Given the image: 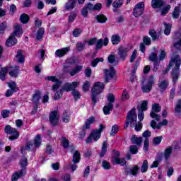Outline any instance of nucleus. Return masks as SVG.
I'll return each mask as SVG.
<instances>
[{
    "instance_id": "nucleus-1",
    "label": "nucleus",
    "mask_w": 181,
    "mask_h": 181,
    "mask_svg": "<svg viewBox=\"0 0 181 181\" xmlns=\"http://www.w3.org/2000/svg\"><path fill=\"white\" fill-rule=\"evenodd\" d=\"M135 107H133L128 113L126 118V122L124 124V129H127L128 127H130L132 128H135V131L136 132H139L142 129V123L141 122H138L136 123V119L138 118V116L136 115Z\"/></svg>"
},
{
    "instance_id": "nucleus-2",
    "label": "nucleus",
    "mask_w": 181,
    "mask_h": 181,
    "mask_svg": "<svg viewBox=\"0 0 181 181\" xmlns=\"http://www.w3.org/2000/svg\"><path fill=\"white\" fill-rule=\"evenodd\" d=\"M173 66H175V67L173 69L171 78L173 84H176L179 80V76H180V71L179 70L180 68V56L173 55L171 57V60L170 62V67H173Z\"/></svg>"
},
{
    "instance_id": "nucleus-3",
    "label": "nucleus",
    "mask_w": 181,
    "mask_h": 181,
    "mask_svg": "<svg viewBox=\"0 0 181 181\" xmlns=\"http://www.w3.org/2000/svg\"><path fill=\"white\" fill-rule=\"evenodd\" d=\"M25 149H21V153L23 156L20 159V165L22 169L14 173L11 177L12 181H18L20 177H23L26 175V166H28V158L25 156Z\"/></svg>"
},
{
    "instance_id": "nucleus-4",
    "label": "nucleus",
    "mask_w": 181,
    "mask_h": 181,
    "mask_svg": "<svg viewBox=\"0 0 181 181\" xmlns=\"http://www.w3.org/2000/svg\"><path fill=\"white\" fill-rule=\"evenodd\" d=\"M105 87V85L102 82H95L94 83V86L91 90V101L93 104V106L97 104V102L98 101V95L104 91V88Z\"/></svg>"
},
{
    "instance_id": "nucleus-5",
    "label": "nucleus",
    "mask_w": 181,
    "mask_h": 181,
    "mask_svg": "<svg viewBox=\"0 0 181 181\" xmlns=\"http://www.w3.org/2000/svg\"><path fill=\"white\" fill-rule=\"evenodd\" d=\"M105 129V126L104 124H100L99 128L93 130L89 136L86 139V144H91L93 140L97 142L100 138H101V132L103 130Z\"/></svg>"
},
{
    "instance_id": "nucleus-6",
    "label": "nucleus",
    "mask_w": 181,
    "mask_h": 181,
    "mask_svg": "<svg viewBox=\"0 0 181 181\" xmlns=\"http://www.w3.org/2000/svg\"><path fill=\"white\" fill-rule=\"evenodd\" d=\"M4 132L6 134L9 141H15L19 138V131H18L16 128H13L9 124H7L4 127Z\"/></svg>"
},
{
    "instance_id": "nucleus-7",
    "label": "nucleus",
    "mask_w": 181,
    "mask_h": 181,
    "mask_svg": "<svg viewBox=\"0 0 181 181\" xmlns=\"http://www.w3.org/2000/svg\"><path fill=\"white\" fill-rule=\"evenodd\" d=\"M108 103L107 105L103 107V112L105 115H109L110 111H112L114 108V103H115V97L113 94L110 93L107 95Z\"/></svg>"
},
{
    "instance_id": "nucleus-8",
    "label": "nucleus",
    "mask_w": 181,
    "mask_h": 181,
    "mask_svg": "<svg viewBox=\"0 0 181 181\" xmlns=\"http://www.w3.org/2000/svg\"><path fill=\"white\" fill-rule=\"evenodd\" d=\"M81 159V155L80 154V151H76L72 156V160L70 164L69 168H71V170L74 172L76 169H77V163H80V160Z\"/></svg>"
},
{
    "instance_id": "nucleus-9",
    "label": "nucleus",
    "mask_w": 181,
    "mask_h": 181,
    "mask_svg": "<svg viewBox=\"0 0 181 181\" xmlns=\"http://www.w3.org/2000/svg\"><path fill=\"white\" fill-rule=\"evenodd\" d=\"M42 144V140L40 139V135L37 134L35 136L34 141H30L28 143L25 149L35 151L36 148H39Z\"/></svg>"
},
{
    "instance_id": "nucleus-10",
    "label": "nucleus",
    "mask_w": 181,
    "mask_h": 181,
    "mask_svg": "<svg viewBox=\"0 0 181 181\" xmlns=\"http://www.w3.org/2000/svg\"><path fill=\"white\" fill-rule=\"evenodd\" d=\"M144 11H145V4L144 2H139L137 4L134 8L133 9V15L136 18L141 16L142 13H144Z\"/></svg>"
},
{
    "instance_id": "nucleus-11",
    "label": "nucleus",
    "mask_w": 181,
    "mask_h": 181,
    "mask_svg": "<svg viewBox=\"0 0 181 181\" xmlns=\"http://www.w3.org/2000/svg\"><path fill=\"white\" fill-rule=\"evenodd\" d=\"M153 83H155V76H150L147 81L146 85H143L141 86V90L144 93H149L152 90V86H153Z\"/></svg>"
},
{
    "instance_id": "nucleus-12",
    "label": "nucleus",
    "mask_w": 181,
    "mask_h": 181,
    "mask_svg": "<svg viewBox=\"0 0 181 181\" xmlns=\"http://www.w3.org/2000/svg\"><path fill=\"white\" fill-rule=\"evenodd\" d=\"M46 80H48V81H52V83H55L54 86H52L53 91H56V90H58V88H60L62 86V81L57 78L56 76H47L46 78Z\"/></svg>"
},
{
    "instance_id": "nucleus-13",
    "label": "nucleus",
    "mask_w": 181,
    "mask_h": 181,
    "mask_svg": "<svg viewBox=\"0 0 181 181\" xmlns=\"http://www.w3.org/2000/svg\"><path fill=\"white\" fill-rule=\"evenodd\" d=\"M59 117L57 111H52L49 113V122L52 127H56L59 124Z\"/></svg>"
},
{
    "instance_id": "nucleus-14",
    "label": "nucleus",
    "mask_w": 181,
    "mask_h": 181,
    "mask_svg": "<svg viewBox=\"0 0 181 181\" xmlns=\"http://www.w3.org/2000/svg\"><path fill=\"white\" fill-rule=\"evenodd\" d=\"M105 74V83H108L110 81V78H112L114 76H115V70L114 67H111L110 69H104Z\"/></svg>"
},
{
    "instance_id": "nucleus-15",
    "label": "nucleus",
    "mask_w": 181,
    "mask_h": 181,
    "mask_svg": "<svg viewBox=\"0 0 181 181\" xmlns=\"http://www.w3.org/2000/svg\"><path fill=\"white\" fill-rule=\"evenodd\" d=\"M129 52V49L127 47L122 46L118 49V55L119 59L122 61L127 59V56H128V52Z\"/></svg>"
},
{
    "instance_id": "nucleus-16",
    "label": "nucleus",
    "mask_w": 181,
    "mask_h": 181,
    "mask_svg": "<svg viewBox=\"0 0 181 181\" xmlns=\"http://www.w3.org/2000/svg\"><path fill=\"white\" fill-rule=\"evenodd\" d=\"M80 86V82H72L71 83H65L62 87V91H71L77 88Z\"/></svg>"
},
{
    "instance_id": "nucleus-17",
    "label": "nucleus",
    "mask_w": 181,
    "mask_h": 181,
    "mask_svg": "<svg viewBox=\"0 0 181 181\" xmlns=\"http://www.w3.org/2000/svg\"><path fill=\"white\" fill-rule=\"evenodd\" d=\"M139 170V167L136 165L133 167H131L130 168H126L124 173L127 176H128V175H132V176H136V175H138Z\"/></svg>"
},
{
    "instance_id": "nucleus-18",
    "label": "nucleus",
    "mask_w": 181,
    "mask_h": 181,
    "mask_svg": "<svg viewBox=\"0 0 181 181\" xmlns=\"http://www.w3.org/2000/svg\"><path fill=\"white\" fill-rule=\"evenodd\" d=\"M70 52V47H64L62 49H59L55 52V56L57 57L62 58Z\"/></svg>"
},
{
    "instance_id": "nucleus-19",
    "label": "nucleus",
    "mask_w": 181,
    "mask_h": 181,
    "mask_svg": "<svg viewBox=\"0 0 181 181\" xmlns=\"http://www.w3.org/2000/svg\"><path fill=\"white\" fill-rule=\"evenodd\" d=\"M165 6V1L163 0H152L151 7L153 9H161Z\"/></svg>"
},
{
    "instance_id": "nucleus-20",
    "label": "nucleus",
    "mask_w": 181,
    "mask_h": 181,
    "mask_svg": "<svg viewBox=\"0 0 181 181\" xmlns=\"http://www.w3.org/2000/svg\"><path fill=\"white\" fill-rule=\"evenodd\" d=\"M108 45V37H105L104 40L99 39L96 42L95 49L100 50L102 49L103 46H107Z\"/></svg>"
},
{
    "instance_id": "nucleus-21",
    "label": "nucleus",
    "mask_w": 181,
    "mask_h": 181,
    "mask_svg": "<svg viewBox=\"0 0 181 181\" xmlns=\"http://www.w3.org/2000/svg\"><path fill=\"white\" fill-rule=\"evenodd\" d=\"M16 43H18V40H16L14 35H11L6 41V46H7L8 47H11L12 46H15Z\"/></svg>"
},
{
    "instance_id": "nucleus-22",
    "label": "nucleus",
    "mask_w": 181,
    "mask_h": 181,
    "mask_svg": "<svg viewBox=\"0 0 181 181\" xmlns=\"http://www.w3.org/2000/svg\"><path fill=\"white\" fill-rule=\"evenodd\" d=\"M158 88H160V90L161 93H163V91H166V89L168 87H169V81L168 80H163L158 81Z\"/></svg>"
},
{
    "instance_id": "nucleus-23",
    "label": "nucleus",
    "mask_w": 181,
    "mask_h": 181,
    "mask_svg": "<svg viewBox=\"0 0 181 181\" xmlns=\"http://www.w3.org/2000/svg\"><path fill=\"white\" fill-rule=\"evenodd\" d=\"M174 47L176 49V53H180V47H181V38H179V34L175 35L174 38Z\"/></svg>"
},
{
    "instance_id": "nucleus-24",
    "label": "nucleus",
    "mask_w": 181,
    "mask_h": 181,
    "mask_svg": "<svg viewBox=\"0 0 181 181\" xmlns=\"http://www.w3.org/2000/svg\"><path fill=\"white\" fill-rule=\"evenodd\" d=\"M76 4H77V0H68L64 8L66 11H71L76 8Z\"/></svg>"
},
{
    "instance_id": "nucleus-25",
    "label": "nucleus",
    "mask_w": 181,
    "mask_h": 181,
    "mask_svg": "<svg viewBox=\"0 0 181 181\" xmlns=\"http://www.w3.org/2000/svg\"><path fill=\"white\" fill-rule=\"evenodd\" d=\"M20 70H21V68L19 67V66L11 67L8 74L9 76H11V77L16 78L19 74Z\"/></svg>"
},
{
    "instance_id": "nucleus-26",
    "label": "nucleus",
    "mask_w": 181,
    "mask_h": 181,
    "mask_svg": "<svg viewBox=\"0 0 181 181\" xmlns=\"http://www.w3.org/2000/svg\"><path fill=\"white\" fill-rule=\"evenodd\" d=\"M143 141L144 139H142V137H138L135 134L132 136L131 142L134 145H137V146H141V145H142Z\"/></svg>"
},
{
    "instance_id": "nucleus-27",
    "label": "nucleus",
    "mask_w": 181,
    "mask_h": 181,
    "mask_svg": "<svg viewBox=\"0 0 181 181\" xmlns=\"http://www.w3.org/2000/svg\"><path fill=\"white\" fill-rule=\"evenodd\" d=\"M23 33V31L22 30V27L19 25L18 24H16L14 25V32L12 35L15 36H17V37H21Z\"/></svg>"
},
{
    "instance_id": "nucleus-28",
    "label": "nucleus",
    "mask_w": 181,
    "mask_h": 181,
    "mask_svg": "<svg viewBox=\"0 0 181 181\" xmlns=\"http://www.w3.org/2000/svg\"><path fill=\"white\" fill-rule=\"evenodd\" d=\"M41 98H42V93H40V91H36L33 95V104H35V105H37Z\"/></svg>"
},
{
    "instance_id": "nucleus-29",
    "label": "nucleus",
    "mask_w": 181,
    "mask_h": 181,
    "mask_svg": "<svg viewBox=\"0 0 181 181\" xmlns=\"http://www.w3.org/2000/svg\"><path fill=\"white\" fill-rule=\"evenodd\" d=\"M94 122H95V117L91 116L86 120L85 125L83 127L84 128H86V129H90L91 124H94Z\"/></svg>"
},
{
    "instance_id": "nucleus-30",
    "label": "nucleus",
    "mask_w": 181,
    "mask_h": 181,
    "mask_svg": "<svg viewBox=\"0 0 181 181\" xmlns=\"http://www.w3.org/2000/svg\"><path fill=\"white\" fill-rule=\"evenodd\" d=\"M173 151V147H172V146H170L165 148L163 153V156L165 160H169V158H170V155H172Z\"/></svg>"
},
{
    "instance_id": "nucleus-31",
    "label": "nucleus",
    "mask_w": 181,
    "mask_h": 181,
    "mask_svg": "<svg viewBox=\"0 0 181 181\" xmlns=\"http://www.w3.org/2000/svg\"><path fill=\"white\" fill-rule=\"evenodd\" d=\"M16 59L18 63H24L25 62V56L22 52V50L18 49L17 51V54L16 55Z\"/></svg>"
},
{
    "instance_id": "nucleus-32",
    "label": "nucleus",
    "mask_w": 181,
    "mask_h": 181,
    "mask_svg": "<svg viewBox=\"0 0 181 181\" xmlns=\"http://www.w3.org/2000/svg\"><path fill=\"white\" fill-rule=\"evenodd\" d=\"M43 35H45V28H40L39 30L37 31V34L35 36L37 40H42V39H43Z\"/></svg>"
},
{
    "instance_id": "nucleus-33",
    "label": "nucleus",
    "mask_w": 181,
    "mask_h": 181,
    "mask_svg": "<svg viewBox=\"0 0 181 181\" xmlns=\"http://www.w3.org/2000/svg\"><path fill=\"white\" fill-rule=\"evenodd\" d=\"M81 70H83V66H78L76 68L73 69L71 71H69V73L70 76L73 77L74 76H76L77 73H80Z\"/></svg>"
},
{
    "instance_id": "nucleus-34",
    "label": "nucleus",
    "mask_w": 181,
    "mask_h": 181,
    "mask_svg": "<svg viewBox=\"0 0 181 181\" xmlns=\"http://www.w3.org/2000/svg\"><path fill=\"white\" fill-rule=\"evenodd\" d=\"M95 19L99 23H105L107 21V17L104 16V14H99L96 16Z\"/></svg>"
},
{
    "instance_id": "nucleus-35",
    "label": "nucleus",
    "mask_w": 181,
    "mask_h": 181,
    "mask_svg": "<svg viewBox=\"0 0 181 181\" xmlns=\"http://www.w3.org/2000/svg\"><path fill=\"white\" fill-rule=\"evenodd\" d=\"M107 141H104L102 145V150L101 152L100 153V158H104V156H105V153H107Z\"/></svg>"
},
{
    "instance_id": "nucleus-36",
    "label": "nucleus",
    "mask_w": 181,
    "mask_h": 181,
    "mask_svg": "<svg viewBox=\"0 0 181 181\" xmlns=\"http://www.w3.org/2000/svg\"><path fill=\"white\" fill-rule=\"evenodd\" d=\"M6 74H8V69L1 68L0 71V80L5 81V79L6 78Z\"/></svg>"
},
{
    "instance_id": "nucleus-37",
    "label": "nucleus",
    "mask_w": 181,
    "mask_h": 181,
    "mask_svg": "<svg viewBox=\"0 0 181 181\" xmlns=\"http://www.w3.org/2000/svg\"><path fill=\"white\" fill-rule=\"evenodd\" d=\"M62 121L67 124L70 121V114L68 110H64L62 115Z\"/></svg>"
},
{
    "instance_id": "nucleus-38",
    "label": "nucleus",
    "mask_w": 181,
    "mask_h": 181,
    "mask_svg": "<svg viewBox=\"0 0 181 181\" xmlns=\"http://www.w3.org/2000/svg\"><path fill=\"white\" fill-rule=\"evenodd\" d=\"M114 161L117 165H121V166H125V165H127V160L122 158H114Z\"/></svg>"
},
{
    "instance_id": "nucleus-39",
    "label": "nucleus",
    "mask_w": 181,
    "mask_h": 181,
    "mask_svg": "<svg viewBox=\"0 0 181 181\" xmlns=\"http://www.w3.org/2000/svg\"><path fill=\"white\" fill-rule=\"evenodd\" d=\"M163 25L165 26L164 33L169 36L170 35V31L172 30V25L168 24L166 23H163Z\"/></svg>"
},
{
    "instance_id": "nucleus-40",
    "label": "nucleus",
    "mask_w": 181,
    "mask_h": 181,
    "mask_svg": "<svg viewBox=\"0 0 181 181\" xmlns=\"http://www.w3.org/2000/svg\"><path fill=\"white\" fill-rule=\"evenodd\" d=\"M149 168V165L148 164V160H144L143 161V164L141 165V173H145L146 172H148V168Z\"/></svg>"
},
{
    "instance_id": "nucleus-41",
    "label": "nucleus",
    "mask_w": 181,
    "mask_h": 181,
    "mask_svg": "<svg viewBox=\"0 0 181 181\" xmlns=\"http://www.w3.org/2000/svg\"><path fill=\"white\" fill-rule=\"evenodd\" d=\"M29 16H28L26 13H23L20 16L21 23H28V22H29Z\"/></svg>"
},
{
    "instance_id": "nucleus-42",
    "label": "nucleus",
    "mask_w": 181,
    "mask_h": 181,
    "mask_svg": "<svg viewBox=\"0 0 181 181\" xmlns=\"http://www.w3.org/2000/svg\"><path fill=\"white\" fill-rule=\"evenodd\" d=\"M160 110H161L160 105H159V104L158 103H156L152 105V109L151 112H154V113L160 112Z\"/></svg>"
},
{
    "instance_id": "nucleus-43",
    "label": "nucleus",
    "mask_w": 181,
    "mask_h": 181,
    "mask_svg": "<svg viewBox=\"0 0 181 181\" xmlns=\"http://www.w3.org/2000/svg\"><path fill=\"white\" fill-rule=\"evenodd\" d=\"M112 45H118L119 42H121V37L115 35L112 36L111 39Z\"/></svg>"
},
{
    "instance_id": "nucleus-44",
    "label": "nucleus",
    "mask_w": 181,
    "mask_h": 181,
    "mask_svg": "<svg viewBox=\"0 0 181 181\" xmlns=\"http://www.w3.org/2000/svg\"><path fill=\"white\" fill-rule=\"evenodd\" d=\"M179 15H180V7L176 6L173 13V18L174 19H177V18H179Z\"/></svg>"
},
{
    "instance_id": "nucleus-45",
    "label": "nucleus",
    "mask_w": 181,
    "mask_h": 181,
    "mask_svg": "<svg viewBox=\"0 0 181 181\" xmlns=\"http://www.w3.org/2000/svg\"><path fill=\"white\" fill-rule=\"evenodd\" d=\"M118 131H119V127H118V125L117 124L113 125L112 127V129L110 132L111 136H114L117 135V134L118 133Z\"/></svg>"
},
{
    "instance_id": "nucleus-46",
    "label": "nucleus",
    "mask_w": 181,
    "mask_h": 181,
    "mask_svg": "<svg viewBox=\"0 0 181 181\" xmlns=\"http://www.w3.org/2000/svg\"><path fill=\"white\" fill-rule=\"evenodd\" d=\"M112 5L114 8L113 11L115 12L116 9H118V8H121V6H122V2H121L119 0L115 1Z\"/></svg>"
},
{
    "instance_id": "nucleus-47",
    "label": "nucleus",
    "mask_w": 181,
    "mask_h": 181,
    "mask_svg": "<svg viewBox=\"0 0 181 181\" xmlns=\"http://www.w3.org/2000/svg\"><path fill=\"white\" fill-rule=\"evenodd\" d=\"M102 168H103V169H105V170H108L111 169V164L110 163V162L104 160L103 161H102Z\"/></svg>"
},
{
    "instance_id": "nucleus-48",
    "label": "nucleus",
    "mask_w": 181,
    "mask_h": 181,
    "mask_svg": "<svg viewBox=\"0 0 181 181\" xmlns=\"http://www.w3.org/2000/svg\"><path fill=\"white\" fill-rule=\"evenodd\" d=\"M83 33V30L81 28H76L73 30L72 35L74 37H78Z\"/></svg>"
},
{
    "instance_id": "nucleus-49",
    "label": "nucleus",
    "mask_w": 181,
    "mask_h": 181,
    "mask_svg": "<svg viewBox=\"0 0 181 181\" xmlns=\"http://www.w3.org/2000/svg\"><path fill=\"white\" fill-rule=\"evenodd\" d=\"M104 62V58H96L91 62L92 67H96L98 63Z\"/></svg>"
},
{
    "instance_id": "nucleus-50",
    "label": "nucleus",
    "mask_w": 181,
    "mask_h": 181,
    "mask_svg": "<svg viewBox=\"0 0 181 181\" xmlns=\"http://www.w3.org/2000/svg\"><path fill=\"white\" fill-rule=\"evenodd\" d=\"M6 28H8V23L6 21H4L0 24V33H4L5 30H6Z\"/></svg>"
},
{
    "instance_id": "nucleus-51",
    "label": "nucleus",
    "mask_w": 181,
    "mask_h": 181,
    "mask_svg": "<svg viewBox=\"0 0 181 181\" xmlns=\"http://www.w3.org/2000/svg\"><path fill=\"white\" fill-rule=\"evenodd\" d=\"M149 35L152 37V40L155 41L158 39V34H156V31L153 29L149 30Z\"/></svg>"
},
{
    "instance_id": "nucleus-52",
    "label": "nucleus",
    "mask_w": 181,
    "mask_h": 181,
    "mask_svg": "<svg viewBox=\"0 0 181 181\" xmlns=\"http://www.w3.org/2000/svg\"><path fill=\"white\" fill-rule=\"evenodd\" d=\"M138 110H141L143 112L146 111L148 110V101L144 100L141 103V107H139Z\"/></svg>"
},
{
    "instance_id": "nucleus-53",
    "label": "nucleus",
    "mask_w": 181,
    "mask_h": 181,
    "mask_svg": "<svg viewBox=\"0 0 181 181\" xmlns=\"http://www.w3.org/2000/svg\"><path fill=\"white\" fill-rule=\"evenodd\" d=\"M63 97V90H57L54 95V100H60Z\"/></svg>"
},
{
    "instance_id": "nucleus-54",
    "label": "nucleus",
    "mask_w": 181,
    "mask_h": 181,
    "mask_svg": "<svg viewBox=\"0 0 181 181\" xmlns=\"http://www.w3.org/2000/svg\"><path fill=\"white\" fill-rule=\"evenodd\" d=\"M162 139H163V137L162 136L155 137L153 139V144L159 145L162 142Z\"/></svg>"
},
{
    "instance_id": "nucleus-55",
    "label": "nucleus",
    "mask_w": 181,
    "mask_h": 181,
    "mask_svg": "<svg viewBox=\"0 0 181 181\" xmlns=\"http://www.w3.org/2000/svg\"><path fill=\"white\" fill-rule=\"evenodd\" d=\"M149 60L153 62H158V54L156 52H152L149 56Z\"/></svg>"
},
{
    "instance_id": "nucleus-56",
    "label": "nucleus",
    "mask_w": 181,
    "mask_h": 181,
    "mask_svg": "<svg viewBox=\"0 0 181 181\" xmlns=\"http://www.w3.org/2000/svg\"><path fill=\"white\" fill-rule=\"evenodd\" d=\"M7 84L8 87L13 91H17V90H18V87H16V83L15 81L8 82Z\"/></svg>"
},
{
    "instance_id": "nucleus-57",
    "label": "nucleus",
    "mask_w": 181,
    "mask_h": 181,
    "mask_svg": "<svg viewBox=\"0 0 181 181\" xmlns=\"http://www.w3.org/2000/svg\"><path fill=\"white\" fill-rule=\"evenodd\" d=\"M129 151L133 155H136V153H138V146L136 145H132L129 147Z\"/></svg>"
},
{
    "instance_id": "nucleus-58",
    "label": "nucleus",
    "mask_w": 181,
    "mask_h": 181,
    "mask_svg": "<svg viewBox=\"0 0 181 181\" xmlns=\"http://www.w3.org/2000/svg\"><path fill=\"white\" fill-rule=\"evenodd\" d=\"M84 47H86V44L83 42L76 43V49L78 52H83V50H84Z\"/></svg>"
},
{
    "instance_id": "nucleus-59",
    "label": "nucleus",
    "mask_w": 181,
    "mask_h": 181,
    "mask_svg": "<svg viewBox=\"0 0 181 181\" xmlns=\"http://www.w3.org/2000/svg\"><path fill=\"white\" fill-rule=\"evenodd\" d=\"M150 117L156 119V121H160V116L159 114L155 113L153 112H151Z\"/></svg>"
},
{
    "instance_id": "nucleus-60",
    "label": "nucleus",
    "mask_w": 181,
    "mask_h": 181,
    "mask_svg": "<svg viewBox=\"0 0 181 181\" xmlns=\"http://www.w3.org/2000/svg\"><path fill=\"white\" fill-rule=\"evenodd\" d=\"M72 95L74 96V98L75 100H79L81 95H80V92L78 90H73L72 91Z\"/></svg>"
},
{
    "instance_id": "nucleus-61",
    "label": "nucleus",
    "mask_w": 181,
    "mask_h": 181,
    "mask_svg": "<svg viewBox=\"0 0 181 181\" xmlns=\"http://www.w3.org/2000/svg\"><path fill=\"white\" fill-rule=\"evenodd\" d=\"M62 146L64 148H69L70 143L69 142V140H67V139L66 137H62Z\"/></svg>"
},
{
    "instance_id": "nucleus-62",
    "label": "nucleus",
    "mask_w": 181,
    "mask_h": 181,
    "mask_svg": "<svg viewBox=\"0 0 181 181\" xmlns=\"http://www.w3.org/2000/svg\"><path fill=\"white\" fill-rule=\"evenodd\" d=\"M15 12H16V6L15 4H11L10 6L9 14L13 16Z\"/></svg>"
},
{
    "instance_id": "nucleus-63",
    "label": "nucleus",
    "mask_w": 181,
    "mask_h": 181,
    "mask_svg": "<svg viewBox=\"0 0 181 181\" xmlns=\"http://www.w3.org/2000/svg\"><path fill=\"white\" fill-rule=\"evenodd\" d=\"M107 61L110 63V64L115 63V54H111L109 55L107 57Z\"/></svg>"
},
{
    "instance_id": "nucleus-64",
    "label": "nucleus",
    "mask_w": 181,
    "mask_h": 181,
    "mask_svg": "<svg viewBox=\"0 0 181 181\" xmlns=\"http://www.w3.org/2000/svg\"><path fill=\"white\" fill-rule=\"evenodd\" d=\"M175 111L176 114L181 113V105L178 102H177V103L175 105Z\"/></svg>"
}]
</instances>
